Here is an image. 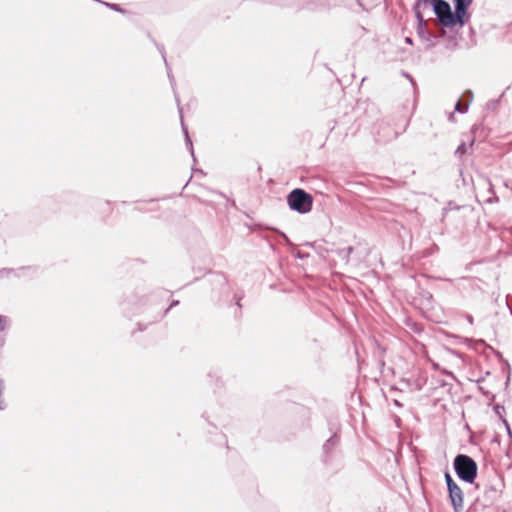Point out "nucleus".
<instances>
[{"label": "nucleus", "mask_w": 512, "mask_h": 512, "mask_svg": "<svg viewBox=\"0 0 512 512\" xmlns=\"http://www.w3.org/2000/svg\"><path fill=\"white\" fill-rule=\"evenodd\" d=\"M129 302L135 305L139 314L143 316V322H138L137 324L140 331L145 330L148 325L158 322L152 320L155 303H160V295L157 292L150 294L135 292L129 297Z\"/></svg>", "instance_id": "nucleus-1"}, {"label": "nucleus", "mask_w": 512, "mask_h": 512, "mask_svg": "<svg viewBox=\"0 0 512 512\" xmlns=\"http://www.w3.org/2000/svg\"><path fill=\"white\" fill-rule=\"evenodd\" d=\"M453 468L458 478L466 483L473 484L477 478L478 465L469 455L458 454L453 460Z\"/></svg>", "instance_id": "nucleus-2"}, {"label": "nucleus", "mask_w": 512, "mask_h": 512, "mask_svg": "<svg viewBox=\"0 0 512 512\" xmlns=\"http://www.w3.org/2000/svg\"><path fill=\"white\" fill-rule=\"evenodd\" d=\"M288 207L299 214H307L312 210L314 198L302 188H295L286 196Z\"/></svg>", "instance_id": "nucleus-3"}, {"label": "nucleus", "mask_w": 512, "mask_h": 512, "mask_svg": "<svg viewBox=\"0 0 512 512\" xmlns=\"http://www.w3.org/2000/svg\"><path fill=\"white\" fill-rule=\"evenodd\" d=\"M432 10L436 16V19L439 23L445 28H454L455 26H459V21L456 17L455 11H452L449 2L446 0H439L432 7Z\"/></svg>", "instance_id": "nucleus-4"}, {"label": "nucleus", "mask_w": 512, "mask_h": 512, "mask_svg": "<svg viewBox=\"0 0 512 512\" xmlns=\"http://www.w3.org/2000/svg\"><path fill=\"white\" fill-rule=\"evenodd\" d=\"M417 34L418 36L427 42L426 49H430L436 45V41L442 38L445 35V31H442L440 33H436L431 31L426 24V21L424 20V17L422 16V20H418V26H417Z\"/></svg>", "instance_id": "nucleus-5"}, {"label": "nucleus", "mask_w": 512, "mask_h": 512, "mask_svg": "<svg viewBox=\"0 0 512 512\" xmlns=\"http://www.w3.org/2000/svg\"><path fill=\"white\" fill-rule=\"evenodd\" d=\"M157 293L160 295V303H155V307H154L153 313H152V320H154V321L162 320L167 315V313L170 311V309L178 306L180 303L179 300H172L170 305L166 309H163V300H164V296L167 293L165 291H160Z\"/></svg>", "instance_id": "nucleus-6"}, {"label": "nucleus", "mask_w": 512, "mask_h": 512, "mask_svg": "<svg viewBox=\"0 0 512 512\" xmlns=\"http://www.w3.org/2000/svg\"><path fill=\"white\" fill-rule=\"evenodd\" d=\"M456 17L459 21V27H463L466 22L469 20L470 15L468 12L469 6L472 4L473 0H453Z\"/></svg>", "instance_id": "nucleus-7"}, {"label": "nucleus", "mask_w": 512, "mask_h": 512, "mask_svg": "<svg viewBox=\"0 0 512 512\" xmlns=\"http://www.w3.org/2000/svg\"><path fill=\"white\" fill-rule=\"evenodd\" d=\"M448 495L454 511L460 512L463 509V492L458 484L448 489Z\"/></svg>", "instance_id": "nucleus-8"}, {"label": "nucleus", "mask_w": 512, "mask_h": 512, "mask_svg": "<svg viewBox=\"0 0 512 512\" xmlns=\"http://www.w3.org/2000/svg\"><path fill=\"white\" fill-rule=\"evenodd\" d=\"M473 92L472 90H466L463 92L461 98L457 101L455 105V111L463 114L468 111L469 105L473 101Z\"/></svg>", "instance_id": "nucleus-9"}, {"label": "nucleus", "mask_w": 512, "mask_h": 512, "mask_svg": "<svg viewBox=\"0 0 512 512\" xmlns=\"http://www.w3.org/2000/svg\"><path fill=\"white\" fill-rule=\"evenodd\" d=\"M338 443H339V437H338V435L336 433L333 434L329 439H327L325 441V443L323 444V447H322V449H323V458H322V460H323L324 463L328 462L330 454L336 448Z\"/></svg>", "instance_id": "nucleus-10"}, {"label": "nucleus", "mask_w": 512, "mask_h": 512, "mask_svg": "<svg viewBox=\"0 0 512 512\" xmlns=\"http://www.w3.org/2000/svg\"><path fill=\"white\" fill-rule=\"evenodd\" d=\"M176 102H177L178 111H179V114H180L182 130H183V133H184V136H185V144H186L187 148L189 149L190 154H191L193 160L196 161V157H195V154H194L193 143H192V140H191V138L189 136L188 128L184 124L183 115H182V107L180 106V100H179V98L177 96H176Z\"/></svg>", "instance_id": "nucleus-11"}, {"label": "nucleus", "mask_w": 512, "mask_h": 512, "mask_svg": "<svg viewBox=\"0 0 512 512\" xmlns=\"http://www.w3.org/2000/svg\"><path fill=\"white\" fill-rule=\"evenodd\" d=\"M211 283L218 290L219 295L227 292V280L224 274L214 273L211 278Z\"/></svg>", "instance_id": "nucleus-12"}, {"label": "nucleus", "mask_w": 512, "mask_h": 512, "mask_svg": "<svg viewBox=\"0 0 512 512\" xmlns=\"http://www.w3.org/2000/svg\"><path fill=\"white\" fill-rule=\"evenodd\" d=\"M439 0H416L413 6L417 20H422V9L433 7Z\"/></svg>", "instance_id": "nucleus-13"}, {"label": "nucleus", "mask_w": 512, "mask_h": 512, "mask_svg": "<svg viewBox=\"0 0 512 512\" xmlns=\"http://www.w3.org/2000/svg\"><path fill=\"white\" fill-rule=\"evenodd\" d=\"M498 497V489L494 486H489L485 488L484 498L488 503H493Z\"/></svg>", "instance_id": "nucleus-14"}, {"label": "nucleus", "mask_w": 512, "mask_h": 512, "mask_svg": "<svg viewBox=\"0 0 512 512\" xmlns=\"http://www.w3.org/2000/svg\"><path fill=\"white\" fill-rule=\"evenodd\" d=\"M341 2H343L345 5H347L353 11H357L356 7L360 8L362 10H367V8L365 7V5L363 4V2L361 0H348V2H344V0H342Z\"/></svg>", "instance_id": "nucleus-15"}, {"label": "nucleus", "mask_w": 512, "mask_h": 512, "mask_svg": "<svg viewBox=\"0 0 512 512\" xmlns=\"http://www.w3.org/2000/svg\"><path fill=\"white\" fill-rule=\"evenodd\" d=\"M99 3L105 5L106 7H108L109 9L113 10V11H116V12H119L121 14H125L127 11L125 9H123L119 4H116V3H109V2H105V1H100V0H97Z\"/></svg>", "instance_id": "nucleus-16"}, {"label": "nucleus", "mask_w": 512, "mask_h": 512, "mask_svg": "<svg viewBox=\"0 0 512 512\" xmlns=\"http://www.w3.org/2000/svg\"><path fill=\"white\" fill-rule=\"evenodd\" d=\"M5 391V381L3 379H0V411H3L6 409L7 404L5 400L3 399V393Z\"/></svg>", "instance_id": "nucleus-17"}, {"label": "nucleus", "mask_w": 512, "mask_h": 512, "mask_svg": "<svg viewBox=\"0 0 512 512\" xmlns=\"http://www.w3.org/2000/svg\"><path fill=\"white\" fill-rule=\"evenodd\" d=\"M444 478H445V482H446V485H447V490L457 484L454 481V479L452 478V476L450 475L449 472L445 473Z\"/></svg>", "instance_id": "nucleus-18"}, {"label": "nucleus", "mask_w": 512, "mask_h": 512, "mask_svg": "<svg viewBox=\"0 0 512 512\" xmlns=\"http://www.w3.org/2000/svg\"><path fill=\"white\" fill-rule=\"evenodd\" d=\"M493 410L495 412V414L497 416H499V418L502 420V418H505L503 416V413L505 412V408L503 405H500V404H496L494 407H493Z\"/></svg>", "instance_id": "nucleus-19"}, {"label": "nucleus", "mask_w": 512, "mask_h": 512, "mask_svg": "<svg viewBox=\"0 0 512 512\" xmlns=\"http://www.w3.org/2000/svg\"><path fill=\"white\" fill-rule=\"evenodd\" d=\"M499 101H500V99L488 101L487 104H486V109L490 110V111L496 110V108H497V106L499 104Z\"/></svg>", "instance_id": "nucleus-20"}, {"label": "nucleus", "mask_w": 512, "mask_h": 512, "mask_svg": "<svg viewBox=\"0 0 512 512\" xmlns=\"http://www.w3.org/2000/svg\"><path fill=\"white\" fill-rule=\"evenodd\" d=\"M7 326H8L7 316L0 314V332H3L4 330H6Z\"/></svg>", "instance_id": "nucleus-21"}, {"label": "nucleus", "mask_w": 512, "mask_h": 512, "mask_svg": "<svg viewBox=\"0 0 512 512\" xmlns=\"http://www.w3.org/2000/svg\"><path fill=\"white\" fill-rule=\"evenodd\" d=\"M467 151V147H466V144L464 142H462L456 149L455 151V154L456 155H459V156H462L466 153Z\"/></svg>", "instance_id": "nucleus-22"}, {"label": "nucleus", "mask_w": 512, "mask_h": 512, "mask_svg": "<svg viewBox=\"0 0 512 512\" xmlns=\"http://www.w3.org/2000/svg\"><path fill=\"white\" fill-rule=\"evenodd\" d=\"M11 273H15V270L11 268H3L0 270V278L8 276Z\"/></svg>", "instance_id": "nucleus-23"}, {"label": "nucleus", "mask_w": 512, "mask_h": 512, "mask_svg": "<svg viewBox=\"0 0 512 512\" xmlns=\"http://www.w3.org/2000/svg\"><path fill=\"white\" fill-rule=\"evenodd\" d=\"M502 422H503V424H504V425H505V427H506V430H507V434H508V436H509L510 438H512V431H511V428H510V425H509V423H508L507 419H506V418H502Z\"/></svg>", "instance_id": "nucleus-24"}, {"label": "nucleus", "mask_w": 512, "mask_h": 512, "mask_svg": "<svg viewBox=\"0 0 512 512\" xmlns=\"http://www.w3.org/2000/svg\"><path fill=\"white\" fill-rule=\"evenodd\" d=\"M393 404H394L396 407H398V408H401V407L403 406V405H402V403H401L400 401H398L397 399H394V400H393Z\"/></svg>", "instance_id": "nucleus-25"}, {"label": "nucleus", "mask_w": 512, "mask_h": 512, "mask_svg": "<svg viewBox=\"0 0 512 512\" xmlns=\"http://www.w3.org/2000/svg\"><path fill=\"white\" fill-rule=\"evenodd\" d=\"M157 47H158V49L160 50V52H161V54H162L163 60H164V62H165V65H166V66H168V63H167L166 57H165V55H164V52L162 51V49H160V47H159V46H157Z\"/></svg>", "instance_id": "nucleus-26"}, {"label": "nucleus", "mask_w": 512, "mask_h": 512, "mask_svg": "<svg viewBox=\"0 0 512 512\" xmlns=\"http://www.w3.org/2000/svg\"><path fill=\"white\" fill-rule=\"evenodd\" d=\"M405 42H406L407 44H410V45L413 43V42H412V38H411V37H406V38H405Z\"/></svg>", "instance_id": "nucleus-27"}, {"label": "nucleus", "mask_w": 512, "mask_h": 512, "mask_svg": "<svg viewBox=\"0 0 512 512\" xmlns=\"http://www.w3.org/2000/svg\"><path fill=\"white\" fill-rule=\"evenodd\" d=\"M168 77L170 78L171 82L174 81V77L172 76V74L170 72H168Z\"/></svg>", "instance_id": "nucleus-28"}, {"label": "nucleus", "mask_w": 512, "mask_h": 512, "mask_svg": "<svg viewBox=\"0 0 512 512\" xmlns=\"http://www.w3.org/2000/svg\"><path fill=\"white\" fill-rule=\"evenodd\" d=\"M468 321H469L470 323H472V322H473V318H472V316H471V315H469V316H468Z\"/></svg>", "instance_id": "nucleus-29"}, {"label": "nucleus", "mask_w": 512, "mask_h": 512, "mask_svg": "<svg viewBox=\"0 0 512 512\" xmlns=\"http://www.w3.org/2000/svg\"><path fill=\"white\" fill-rule=\"evenodd\" d=\"M281 236H282L286 241H288V238H287V236H286L284 233H281Z\"/></svg>", "instance_id": "nucleus-30"}, {"label": "nucleus", "mask_w": 512, "mask_h": 512, "mask_svg": "<svg viewBox=\"0 0 512 512\" xmlns=\"http://www.w3.org/2000/svg\"><path fill=\"white\" fill-rule=\"evenodd\" d=\"M445 373H446L447 375H449V376H452V377L454 376L452 372L445 371Z\"/></svg>", "instance_id": "nucleus-31"}, {"label": "nucleus", "mask_w": 512, "mask_h": 512, "mask_svg": "<svg viewBox=\"0 0 512 512\" xmlns=\"http://www.w3.org/2000/svg\"><path fill=\"white\" fill-rule=\"evenodd\" d=\"M449 119H450V120H453V119H454V115H453V114H451V115L449 116Z\"/></svg>", "instance_id": "nucleus-32"}, {"label": "nucleus", "mask_w": 512, "mask_h": 512, "mask_svg": "<svg viewBox=\"0 0 512 512\" xmlns=\"http://www.w3.org/2000/svg\"><path fill=\"white\" fill-rule=\"evenodd\" d=\"M238 307H241L240 300L237 301Z\"/></svg>", "instance_id": "nucleus-33"}, {"label": "nucleus", "mask_w": 512, "mask_h": 512, "mask_svg": "<svg viewBox=\"0 0 512 512\" xmlns=\"http://www.w3.org/2000/svg\"><path fill=\"white\" fill-rule=\"evenodd\" d=\"M196 171H198L200 173H203L202 169H197Z\"/></svg>", "instance_id": "nucleus-34"}, {"label": "nucleus", "mask_w": 512, "mask_h": 512, "mask_svg": "<svg viewBox=\"0 0 512 512\" xmlns=\"http://www.w3.org/2000/svg\"><path fill=\"white\" fill-rule=\"evenodd\" d=\"M507 304H509V303L507 302ZM508 309H510V311H512V309H511V306H510V305H508ZM511 313H512V312H511Z\"/></svg>", "instance_id": "nucleus-35"}]
</instances>
